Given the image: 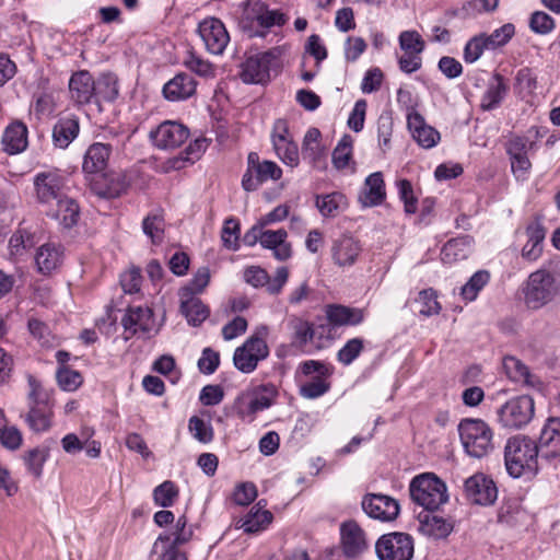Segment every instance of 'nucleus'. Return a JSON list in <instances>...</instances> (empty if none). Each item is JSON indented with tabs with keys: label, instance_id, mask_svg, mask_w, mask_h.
<instances>
[{
	"label": "nucleus",
	"instance_id": "a19ab883",
	"mask_svg": "<svg viewBox=\"0 0 560 560\" xmlns=\"http://www.w3.org/2000/svg\"><path fill=\"white\" fill-rule=\"evenodd\" d=\"M47 213L58 220L63 228L70 229L78 223L80 209L73 199L66 196L50 207Z\"/></svg>",
	"mask_w": 560,
	"mask_h": 560
},
{
	"label": "nucleus",
	"instance_id": "c756f323",
	"mask_svg": "<svg viewBox=\"0 0 560 560\" xmlns=\"http://www.w3.org/2000/svg\"><path fill=\"white\" fill-rule=\"evenodd\" d=\"M28 130L24 122L15 120L11 122L3 131L1 143L4 152L18 154L26 150L28 140Z\"/></svg>",
	"mask_w": 560,
	"mask_h": 560
},
{
	"label": "nucleus",
	"instance_id": "f257e3e1",
	"mask_svg": "<svg viewBox=\"0 0 560 560\" xmlns=\"http://www.w3.org/2000/svg\"><path fill=\"white\" fill-rule=\"evenodd\" d=\"M30 392L27 394L28 410L21 417L34 433L47 432L52 425L54 399L52 390L46 388L40 381L28 376Z\"/></svg>",
	"mask_w": 560,
	"mask_h": 560
},
{
	"label": "nucleus",
	"instance_id": "5701e85b",
	"mask_svg": "<svg viewBox=\"0 0 560 560\" xmlns=\"http://www.w3.org/2000/svg\"><path fill=\"white\" fill-rule=\"evenodd\" d=\"M363 247L359 240L349 234H342L332 241L331 259L340 268L352 267L360 258Z\"/></svg>",
	"mask_w": 560,
	"mask_h": 560
},
{
	"label": "nucleus",
	"instance_id": "49530a36",
	"mask_svg": "<svg viewBox=\"0 0 560 560\" xmlns=\"http://www.w3.org/2000/svg\"><path fill=\"white\" fill-rule=\"evenodd\" d=\"M49 456V447L40 445L25 451L22 455V460L27 472L34 478L39 479L43 476L44 465Z\"/></svg>",
	"mask_w": 560,
	"mask_h": 560
},
{
	"label": "nucleus",
	"instance_id": "603ef678",
	"mask_svg": "<svg viewBox=\"0 0 560 560\" xmlns=\"http://www.w3.org/2000/svg\"><path fill=\"white\" fill-rule=\"evenodd\" d=\"M394 121L389 114H381L376 122V136L378 148L383 153L390 149Z\"/></svg>",
	"mask_w": 560,
	"mask_h": 560
},
{
	"label": "nucleus",
	"instance_id": "4d7b16f0",
	"mask_svg": "<svg viewBox=\"0 0 560 560\" xmlns=\"http://www.w3.org/2000/svg\"><path fill=\"white\" fill-rule=\"evenodd\" d=\"M353 140L350 136H343L332 152V164L337 170L346 168L352 158Z\"/></svg>",
	"mask_w": 560,
	"mask_h": 560
},
{
	"label": "nucleus",
	"instance_id": "f03ea898",
	"mask_svg": "<svg viewBox=\"0 0 560 560\" xmlns=\"http://www.w3.org/2000/svg\"><path fill=\"white\" fill-rule=\"evenodd\" d=\"M537 443L526 435H515L506 441L504 462L510 476L520 478L524 475H535L538 470Z\"/></svg>",
	"mask_w": 560,
	"mask_h": 560
},
{
	"label": "nucleus",
	"instance_id": "69168bd1",
	"mask_svg": "<svg viewBox=\"0 0 560 560\" xmlns=\"http://www.w3.org/2000/svg\"><path fill=\"white\" fill-rule=\"evenodd\" d=\"M363 340L361 338H352L338 351L337 358L343 365L351 364L363 350Z\"/></svg>",
	"mask_w": 560,
	"mask_h": 560
},
{
	"label": "nucleus",
	"instance_id": "864d4df0",
	"mask_svg": "<svg viewBox=\"0 0 560 560\" xmlns=\"http://www.w3.org/2000/svg\"><path fill=\"white\" fill-rule=\"evenodd\" d=\"M537 89V77L530 68H522L515 75V91L522 97L530 96Z\"/></svg>",
	"mask_w": 560,
	"mask_h": 560
},
{
	"label": "nucleus",
	"instance_id": "4468645a",
	"mask_svg": "<svg viewBox=\"0 0 560 560\" xmlns=\"http://www.w3.org/2000/svg\"><path fill=\"white\" fill-rule=\"evenodd\" d=\"M340 549L347 560H358L370 549V539L366 532L354 520L340 524Z\"/></svg>",
	"mask_w": 560,
	"mask_h": 560
},
{
	"label": "nucleus",
	"instance_id": "e433bc0d",
	"mask_svg": "<svg viewBox=\"0 0 560 560\" xmlns=\"http://www.w3.org/2000/svg\"><path fill=\"white\" fill-rule=\"evenodd\" d=\"M408 128L413 139L425 149H431L440 140V133L431 126L424 124L423 118L417 114H410L407 118Z\"/></svg>",
	"mask_w": 560,
	"mask_h": 560
},
{
	"label": "nucleus",
	"instance_id": "6e6552de",
	"mask_svg": "<svg viewBox=\"0 0 560 560\" xmlns=\"http://www.w3.org/2000/svg\"><path fill=\"white\" fill-rule=\"evenodd\" d=\"M524 303L529 310H540L560 293V283L545 268L532 272L523 285Z\"/></svg>",
	"mask_w": 560,
	"mask_h": 560
},
{
	"label": "nucleus",
	"instance_id": "f704fd0d",
	"mask_svg": "<svg viewBox=\"0 0 560 560\" xmlns=\"http://www.w3.org/2000/svg\"><path fill=\"white\" fill-rule=\"evenodd\" d=\"M526 236L527 242L522 248V257L528 261H536L542 253L546 229L536 220L527 225Z\"/></svg>",
	"mask_w": 560,
	"mask_h": 560
},
{
	"label": "nucleus",
	"instance_id": "ea45409f",
	"mask_svg": "<svg viewBox=\"0 0 560 560\" xmlns=\"http://www.w3.org/2000/svg\"><path fill=\"white\" fill-rule=\"evenodd\" d=\"M63 253L60 246L54 243L43 244L35 255L37 270L43 275H49L62 262Z\"/></svg>",
	"mask_w": 560,
	"mask_h": 560
},
{
	"label": "nucleus",
	"instance_id": "a18cd8bd",
	"mask_svg": "<svg viewBox=\"0 0 560 560\" xmlns=\"http://www.w3.org/2000/svg\"><path fill=\"white\" fill-rule=\"evenodd\" d=\"M315 203L325 218H335L348 208L347 197L339 191L317 196Z\"/></svg>",
	"mask_w": 560,
	"mask_h": 560
},
{
	"label": "nucleus",
	"instance_id": "bb28decb",
	"mask_svg": "<svg viewBox=\"0 0 560 560\" xmlns=\"http://www.w3.org/2000/svg\"><path fill=\"white\" fill-rule=\"evenodd\" d=\"M328 323L334 327L358 326L365 319L366 313L363 308L350 307L340 304H330L325 308Z\"/></svg>",
	"mask_w": 560,
	"mask_h": 560
},
{
	"label": "nucleus",
	"instance_id": "b1692460",
	"mask_svg": "<svg viewBox=\"0 0 560 560\" xmlns=\"http://www.w3.org/2000/svg\"><path fill=\"white\" fill-rule=\"evenodd\" d=\"M464 489L467 500L479 505L492 504L498 495L494 482L483 474H476L467 478Z\"/></svg>",
	"mask_w": 560,
	"mask_h": 560
},
{
	"label": "nucleus",
	"instance_id": "774afa93",
	"mask_svg": "<svg viewBox=\"0 0 560 560\" xmlns=\"http://www.w3.org/2000/svg\"><path fill=\"white\" fill-rule=\"evenodd\" d=\"M529 27L536 34L546 35L553 31L556 22L546 12L536 11L530 16Z\"/></svg>",
	"mask_w": 560,
	"mask_h": 560
},
{
	"label": "nucleus",
	"instance_id": "6ab92c4d",
	"mask_svg": "<svg viewBox=\"0 0 560 560\" xmlns=\"http://www.w3.org/2000/svg\"><path fill=\"white\" fill-rule=\"evenodd\" d=\"M65 177L57 172H40L34 177L36 198L39 203L54 207L66 197Z\"/></svg>",
	"mask_w": 560,
	"mask_h": 560
},
{
	"label": "nucleus",
	"instance_id": "72a5a7b5",
	"mask_svg": "<svg viewBox=\"0 0 560 560\" xmlns=\"http://www.w3.org/2000/svg\"><path fill=\"white\" fill-rule=\"evenodd\" d=\"M80 124L74 115L60 117L52 127V143L56 148L66 149L78 137Z\"/></svg>",
	"mask_w": 560,
	"mask_h": 560
},
{
	"label": "nucleus",
	"instance_id": "09e8293b",
	"mask_svg": "<svg viewBox=\"0 0 560 560\" xmlns=\"http://www.w3.org/2000/svg\"><path fill=\"white\" fill-rule=\"evenodd\" d=\"M489 280L490 273L488 271L479 270L475 272L470 279L460 288L462 298L467 302L476 300L479 292L489 282Z\"/></svg>",
	"mask_w": 560,
	"mask_h": 560
},
{
	"label": "nucleus",
	"instance_id": "0e129e2a",
	"mask_svg": "<svg viewBox=\"0 0 560 560\" xmlns=\"http://www.w3.org/2000/svg\"><path fill=\"white\" fill-rule=\"evenodd\" d=\"M221 241L225 248L236 250L240 241V224L235 219H228L224 222Z\"/></svg>",
	"mask_w": 560,
	"mask_h": 560
},
{
	"label": "nucleus",
	"instance_id": "ddd939ff",
	"mask_svg": "<svg viewBox=\"0 0 560 560\" xmlns=\"http://www.w3.org/2000/svg\"><path fill=\"white\" fill-rule=\"evenodd\" d=\"M413 552V538L407 533L384 534L375 542V553L378 560H411Z\"/></svg>",
	"mask_w": 560,
	"mask_h": 560
},
{
	"label": "nucleus",
	"instance_id": "6e6d98bb",
	"mask_svg": "<svg viewBox=\"0 0 560 560\" xmlns=\"http://www.w3.org/2000/svg\"><path fill=\"white\" fill-rule=\"evenodd\" d=\"M35 245L34 237L26 230H18L9 240L10 255L21 257Z\"/></svg>",
	"mask_w": 560,
	"mask_h": 560
},
{
	"label": "nucleus",
	"instance_id": "9b49d317",
	"mask_svg": "<svg viewBox=\"0 0 560 560\" xmlns=\"http://www.w3.org/2000/svg\"><path fill=\"white\" fill-rule=\"evenodd\" d=\"M277 395V387L271 383L250 386L237 397V412L243 419L254 420L258 412L273 405Z\"/></svg>",
	"mask_w": 560,
	"mask_h": 560
},
{
	"label": "nucleus",
	"instance_id": "2eb2a0df",
	"mask_svg": "<svg viewBox=\"0 0 560 560\" xmlns=\"http://www.w3.org/2000/svg\"><path fill=\"white\" fill-rule=\"evenodd\" d=\"M534 147L535 142L524 136L512 137L505 144L511 171L517 180L524 182L529 177L532 162L528 153L534 150Z\"/></svg>",
	"mask_w": 560,
	"mask_h": 560
},
{
	"label": "nucleus",
	"instance_id": "423d86ee",
	"mask_svg": "<svg viewBox=\"0 0 560 560\" xmlns=\"http://www.w3.org/2000/svg\"><path fill=\"white\" fill-rule=\"evenodd\" d=\"M282 47L248 55L241 63L240 78L246 84H265L281 68Z\"/></svg>",
	"mask_w": 560,
	"mask_h": 560
},
{
	"label": "nucleus",
	"instance_id": "79ce46f5",
	"mask_svg": "<svg viewBox=\"0 0 560 560\" xmlns=\"http://www.w3.org/2000/svg\"><path fill=\"white\" fill-rule=\"evenodd\" d=\"M95 98L94 103L100 105L103 102H114L119 94L118 79L114 73L105 72L94 79Z\"/></svg>",
	"mask_w": 560,
	"mask_h": 560
},
{
	"label": "nucleus",
	"instance_id": "bf43d9fd",
	"mask_svg": "<svg viewBox=\"0 0 560 560\" xmlns=\"http://www.w3.org/2000/svg\"><path fill=\"white\" fill-rule=\"evenodd\" d=\"M515 34V26L512 23H506L499 28H495L491 34H485V39L488 49L494 50L499 47L506 45Z\"/></svg>",
	"mask_w": 560,
	"mask_h": 560
},
{
	"label": "nucleus",
	"instance_id": "cd10ccee",
	"mask_svg": "<svg viewBox=\"0 0 560 560\" xmlns=\"http://www.w3.org/2000/svg\"><path fill=\"white\" fill-rule=\"evenodd\" d=\"M264 500L258 501L250 510L237 521V527L245 533L256 534L265 530L272 522V514L265 509Z\"/></svg>",
	"mask_w": 560,
	"mask_h": 560
},
{
	"label": "nucleus",
	"instance_id": "4be33fe9",
	"mask_svg": "<svg viewBox=\"0 0 560 560\" xmlns=\"http://www.w3.org/2000/svg\"><path fill=\"white\" fill-rule=\"evenodd\" d=\"M121 324L125 331L129 332L130 336L139 332L155 334L159 330L153 311L148 306H129Z\"/></svg>",
	"mask_w": 560,
	"mask_h": 560
},
{
	"label": "nucleus",
	"instance_id": "052dcab7",
	"mask_svg": "<svg viewBox=\"0 0 560 560\" xmlns=\"http://www.w3.org/2000/svg\"><path fill=\"white\" fill-rule=\"evenodd\" d=\"M177 495V488L172 481H164L153 491L154 502L162 508L172 506Z\"/></svg>",
	"mask_w": 560,
	"mask_h": 560
},
{
	"label": "nucleus",
	"instance_id": "338daca9",
	"mask_svg": "<svg viewBox=\"0 0 560 560\" xmlns=\"http://www.w3.org/2000/svg\"><path fill=\"white\" fill-rule=\"evenodd\" d=\"M485 49H488L485 34L474 36L466 43L464 47V60L467 63L477 61L483 54Z\"/></svg>",
	"mask_w": 560,
	"mask_h": 560
},
{
	"label": "nucleus",
	"instance_id": "2f4dec72",
	"mask_svg": "<svg viewBox=\"0 0 560 560\" xmlns=\"http://www.w3.org/2000/svg\"><path fill=\"white\" fill-rule=\"evenodd\" d=\"M112 145L101 142L91 144L83 159L82 170L86 174H101L107 166Z\"/></svg>",
	"mask_w": 560,
	"mask_h": 560
},
{
	"label": "nucleus",
	"instance_id": "20e7f679",
	"mask_svg": "<svg viewBox=\"0 0 560 560\" xmlns=\"http://www.w3.org/2000/svg\"><path fill=\"white\" fill-rule=\"evenodd\" d=\"M334 366L319 360L301 362L295 372L300 381L299 393L303 398L316 399L330 390Z\"/></svg>",
	"mask_w": 560,
	"mask_h": 560
},
{
	"label": "nucleus",
	"instance_id": "3c124183",
	"mask_svg": "<svg viewBox=\"0 0 560 560\" xmlns=\"http://www.w3.org/2000/svg\"><path fill=\"white\" fill-rule=\"evenodd\" d=\"M415 304L418 306V313L425 317L439 314L441 311L436 292L433 289H424L420 291L418 296L415 299Z\"/></svg>",
	"mask_w": 560,
	"mask_h": 560
},
{
	"label": "nucleus",
	"instance_id": "680f3d73",
	"mask_svg": "<svg viewBox=\"0 0 560 560\" xmlns=\"http://www.w3.org/2000/svg\"><path fill=\"white\" fill-rule=\"evenodd\" d=\"M229 43L230 35L224 24L212 18V55H221Z\"/></svg>",
	"mask_w": 560,
	"mask_h": 560
},
{
	"label": "nucleus",
	"instance_id": "c85d7f7f",
	"mask_svg": "<svg viewBox=\"0 0 560 560\" xmlns=\"http://www.w3.org/2000/svg\"><path fill=\"white\" fill-rule=\"evenodd\" d=\"M196 88L197 82L188 73L179 72L164 84L162 93L170 102H180L192 96Z\"/></svg>",
	"mask_w": 560,
	"mask_h": 560
},
{
	"label": "nucleus",
	"instance_id": "de8ad7c7",
	"mask_svg": "<svg viewBox=\"0 0 560 560\" xmlns=\"http://www.w3.org/2000/svg\"><path fill=\"white\" fill-rule=\"evenodd\" d=\"M278 158L288 166L296 167L300 163L299 149L292 137L272 141Z\"/></svg>",
	"mask_w": 560,
	"mask_h": 560
},
{
	"label": "nucleus",
	"instance_id": "58836bf2",
	"mask_svg": "<svg viewBox=\"0 0 560 560\" xmlns=\"http://www.w3.org/2000/svg\"><path fill=\"white\" fill-rule=\"evenodd\" d=\"M386 197L385 183L383 174L375 172L369 175L364 183V188L359 197L364 207H374L381 205Z\"/></svg>",
	"mask_w": 560,
	"mask_h": 560
},
{
	"label": "nucleus",
	"instance_id": "dca6fc26",
	"mask_svg": "<svg viewBox=\"0 0 560 560\" xmlns=\"http://www.w3.org/2000/svg\"><path fill=\"white\" fill-rule=\"evenodd\" d=\"M282 170L272 161H259L257 153L248 154V168L242 179L243 188L247 191L256 190L264 182L278 180Z\"/></svg>",
	"mask_w": 560,
	"mask_h": 560
},
{
	"label": "nucleus",
	"instance_id": "4c0bfd02",
	"mask_svg": "<svg viewBox=\"0 0 560 560\" xmlns=\"http://www.w3.org/2000/svg\"><path fill=\"white\" fill-rule=\"evenodd\" d=\"M509 84L500 73H494L489 80L487 89L481 97V108L483 110H492L497 108L505 98L509 92Z\"/></svg>",
	"mask_w": 560,
	"mask_h": 560
},
{
	"label": "nucleus",
	"instance_id": "39448f33",
	"mask_svg": "<svg viewBox=\"0 0 560 560\" xmlns=\"http://www.w3.org/2000/svg\"><path fill=\"white\" fill-rule=\"evenodd\" d=\"M458 433L462 445L470 457L482 458L494 450L493 430L481 419H462Z\"/></svg>",
	"mask_w": 560,
	"mask_h": 560
},
{
	"label": "nucleus",
	"instance_id": "9d476101",
	"mask_svg": "<svg viewBox=\"0 0 560 560\" xmlns=\"http://www.w3.org/2000/svg\"><path fill=\"white\" fill-rule=\"evenodd\" d=\"M411 500L428 511H435L448 500L445 483L434 474L425 472L416 476L410 485Z\"/></svg>",
	"mask_w": 560,
	"mask_h": 560
},
{
	"label": "nucleus",
	"instance_id": "5fc2aeb1",
	"mask_svg": "<svg viewBox=\"0 0 560 560\" xmlns=\"http://www.w3.org/2000/svg\"><path fill=\"white\" fill-rule=\"evenodd\" d=\"M398 43L404 52L422 54L425 49V42L415 30L402 31L398 36Z\"/></svg>",
	"mask_w": 560,
	"mask_h": 560
},
{
	"label": "nucleus",
	"instance_id": "7c9ffc66",
	"mask_svg": "<svg viewBox=\"0 0 560 560\" xmlns=\"http://www.w3.org/2000/svg\"><path fill=\"white\" fill-rule=\"evenodd\" d=\"M180 312L192 326H199L209 315L208 307L188 290H179Z\"/></svg>",
	"mask_w": 560,
	"mask_h": 560
},
{
	"label": "nucleus",
	"instance_id": "13d9d810",
	"mask_svg": "<svg viewBox=\"0 0 560 560\" xmlns=\"http://www.w3.org/2000/svg\"><path fill=\"white\" fill-rule=\"evenodd\" d=\"M56 378L59 387L66 392H74L83 383L82 374L70 368H58Z\"/></svg>",
	"mask_w": 560,
	"mask_h": 560
},
{
	"label": "nucleus",
	"instance_id": "473e14b6",
	"mask_svg": "<svg viewBox=\"0 0 560 560\" xmlns=\"http://www.w3.org/2000/svg\"><path fill=\"white\" fill-rule=\"evenodd\" d=\"M287 231L283 229L262 231L259 243L264 248L271 249L278 260H287L292 255L291 244L287 242Z\"/></svg>",
	"mask_w": 560,
	"mask_h": 560
},
{
	"label": "nucleus",
	"instance_id": "0eeeda50",
	"mask_svg": "<svg viewBox=\"0 0 560 560\" xmlns=\"http://www.w3.org/2000/svg\"><path fill=\"white\" fill-rule=\"evenodd\" d=\"M285 15L279 10H269L260 0H247L243 8L240 25L249 37H264L272 26H282Z\"/></svg>",
	"mask_w": 560,
	"mask_h": 560
},
{
	"label": "nucleus",
	"instance_id": "c03bdc74",
	"mask_svg": "<svg viewBox=\"0 0 560 560\" xmlns=\"http://www.w3.org/2000/svg\"><path fill=\"white\" fill-rule=\"evenodd\" d=\"M320 131L317 128H310L303 139V159L313 166H316L325 156V148L320 143Z\"/></svg>",
	"mask_w": 560,
	"mask_h": 560
},
{
	"label": "nucleus",
	"instance_id": "412c9836",
	"mask_svg": "<svg viewBox=\"0 0 560 560\" xmlns=\"http://www.w3.org/2000/svg\"><path fill=\"white\" fill-rule=\"evenodd\" d=\"M188 137L189 129L174 120H165L150 132L153 144L163 150L180 147Z\"/></svg>",
	"mask_w": 560,
	"mask_h": 560
},
{
	"label": "nucleus",
	"instance_id": "393cba45",
	"mask_svg": "<svg viewBox=\"0 0 560 560\" xmlns=\"http://www.w3.org/2000/svg\"><path fill=\"white\" fill-rule=\"evenodd\" d=\"M70 100L77 106L94 103L95 85L94 78L88 70H79L69 79Z\"/></svg>",
	"mask_w": 560,
	"mask_h": 560
},
{
	"label": "nucleus",
	"instance_id": "f3484780",
	"mask_svg": "<svg viewBox=\"0 0 560 560\" xmlns=\"http://www.w3.org/2000/svg\"><path fill=\"white\" fill-rule=\"evenodd\" d=\"M289 275V269L284 266L278 267L273 277L259 266H250L244 270L243 278L252 287L265 288L269 294L278 295L287 284Z\"/></svg>",
	"mask_w": 560,
	"mask_h": 560
},
{
	"label": "nucleus",
	"instance_id": "c9c22d12",
	"mask_svg": "<svg viewBox=\"0 0 560 560\" xmlns=\"http://www.w3.org/2000/svg\"><path fill=\"white\" fill-rule=\"evenodd\" d=\"M474 240L469 235L450 240L441 250V260L445 265H452L466 259L472 252Z\"/></svg>",
	"mask_w": 560,
	"mask_h": 560
},
{
	"label": "nucleus",
	"instance_id": "7ed1b4c3",
	"mask_svg": "<svg viewBox=\"0 0 560 560\" xmlns=\"http://www.w3.org/2000/svg\"><path fill=\"white\" fill-rule=\"evenodd\" d=\"M270 328L266 324L257 325L252 334L238 346L233 353V364L243 374L255 372L258 365L268 359L270 349L268 337Z\"/></svg>",
	"mask_w": 560,
	"mask_h": 560
},
{
	"label": "nucleus",
	"instance_id": "aec40b11",
	"mask_svg": "<svg viewBox=\"0 0 560 560\" xmlns=\"http://www.w3.org/2000/svg\"><path fill=\"white\" fill-rule=\"evenodd\" d=\"M361 508L370 518L384 523L395 521L400 513L398 501L381 493L365 494L362 498Z\"/></svg>",
	"mask_w": 560,
	"mask_h": 560
},
{
	"label": "nucleus",
	"instance_id": "a211bd4d",
	"mask_svg": "<svg viewBox=\"0 0 560 560\" xmlns=\"http://www.w3.org/2000/svg\"><path fill=\"white\" fill-rule=\"evenodd\" d=\"M540 460L555 467L560 464V418H549L537 444Z\"/></svg>",
	"mask_w": 560,
	"mask_h": 560
},
{
	"label": "nucleus",
	"instance_id": "f8f14e48",
	"mask_svg": "<svg viewBox=\"0 0 560 560\" xmlns=\"http://www.w3.org/2000/svg\"><path fill=\"white\" fill-rule=\"evenodd\" d=\"M534 413V399L527 395L509 399L497 411L498 421L502 427L516 430L526 427Z\"/></svg>",
	"mask_w": 560,
	"mask_h": 560
},
{
	"label": "nucleus",
	"instance_id": "e2e57ef3",
	"mask_svg": "<svg viewBox=\"0 0 560 560\" xmlns=\"http://www.w3.org/2000/svg\"><path fill=\"white\" fill-rule=\"evenodd\" d=\"M27 326L31 335L37 339L43 347H50L54 345L55 336L45 323L37 318H31L28 319Z\"/></svg>",
	"mask_w": 560,
	"mask_h": 560
},
{
	"label": "nucleus",
	"instance_id": "a878e982",
	"mask_svg": "<svg viewBox=\"0 0 560 560\" xmlns=\"http://www.w3.org/2000/svg\"><path fill=\"white\" fill-rule=\"evenodd\" d=\"M503 369L506 376L514 383L528 388L540 390L542 388L541 380L533 374L528 366L515 357H505L503 359Z\"/></svg>",
	"mask_w": 560,
	"mask_h": 560
},
{
	"label": "nucleus",
	"instance_id": "8fccbe9b",
	"mask_svg": "<svg viewBox=\"0 0 560 560\" xmlns=\"http://www.w3.org/2000/svg\"><path fill=\"white\" fill-rule=\"evenodd\" d=\"M164 228V218L159 211L149 213L142 221L143 233L150 237L154 244L162 242Z\"/></svg>",
	"mask_w": 560,
	"mask_h": 560
},
{
	"label": "nucleus",
	"instance_id": "1a4fd4ad",
	"mask_svg": "<svg viewBox=\"0 0 560 560\" xmlns=\"http://www.w3.org/2000/svg\"><path fill=\"white\" fill-rule=\"evenodd\" d=\"M192 535V527L187 524V518L183 515L177 518L171 530L158 536L152 546L151 556H156V560H187L179 548L190 541Z\"/></svg>",
	"mask_w": 560,
	"mask_h": 560
},
{
	"label": "nucleus",
	"instance_id": "37998d69",
	"mask_svg": "<svg viewBox=\"0 0 560 560\" xmlns=\"http://www.w3.org/2000/svg\"><path fill=\"white\" fill-rule=\"evenodd\" d=\"M452 529V524L441 516L427 514L420 518L419 530L427 537L442 539L447 537Z\"/></svg>",
	"mask_w": 560,
	"mask_h": 560
}]
</instances>
